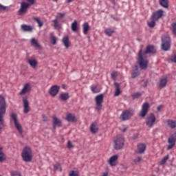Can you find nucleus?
Returning a JSON list of instances; mask_svg holds the SVG:
<instances>
[{"label": "nucleus", "instance_id": "obj_1", "mask_svg": "<svg viewBox=\"0 0 176 176\" xmlns=\"http://www.w3.org/2000/svg\"><path fill=\"white\" fill-rule=\"evenodd\" d=\"M156 53V48L153 45H148L146 50L142 52V50H140L138 52V63L141 69H146L148 68V64L149 61L146 58L145 54H155Z\"/></svg>", "mask_w": 176, "mask_h": 176}, {"label": "nucleus", "instance_id": "obj_2", "mask_svg": "<svg viewBox=\"0 0 176 176\" xmlns=\"http://www.w3.org/2000/svg\"><path fill=\"white\" fill-rule=\"evenodd\" d=\"M26 2L23 1L21 3V8L17 12L18 16H24L25 13L28 11V8L31 5L35 3V0H25ZM28 2V3H27Z\"/></svg>", "mask_w": 176, "mask_h": 176}, {"label": "nucleus", "instance_id": "obj_3", "mask_svg": "<svg viewBox=\"0 0 176 176\" xmlns=\"http://www.w3.org/2000/svg\"><path fill=\"white\" fill-rule=\"evenodd\" d=\"M113 146L116 151H120L124 146V137L123 135H118L113 139Z\"/></svg>", "mask_w": 176, "mask_h": 176}, {"label": "nucleus", "instance_id": "obj_4", "mask_svg": "<svg viewBox=\"0 0 176 176\" xmlns=\"http://www.w3.org/2000/svg\"><path fill=\"white\" fill-rule=\"evenodd\" d=\"M171 47V38L168 34H164L162 36L161 48L163 52H168Z\"/></svg>", "mask_w": 176, "mask_h": 176}, {"label": "nucleus", "instance_id": "obj_5", "mask_svg": "<svg viewBox=\"0 0 176 176\" xmlns=\"http://www.w3.org/2000/svg\"><path fill=\"white\" fill-rule=\"evenodd\" d=\"M21 157L23 162H32V150H31V147L25 146L24 147L22 153Z\"/></svg>", "mask_w": 176, "mask_h": 176}, {"label": "nucleus", "instance_id": "obj_6", "mask_svg": "<svg viewBox=\"0 0 176 176\" xmlns=\"http://www.w3.org/2000/svg\"><path fill=\"white\" fill-rule=\"evenodd\" d=\"M156 123V116L153 113H151L148 114L146 117V121L145 124L147 127L149 129H152L153 126H155V124Z\"/></svg>", "mask_w": 176, "mask_h": 176}, {"label": "nucleus", "instance_id": "obj_7", "mask_svg": "<svg viewBox=\"0 0 176 176\" xmlns=\"http://www.w3.org/2000/svg\"><path fill=\"white\" fill-rule=\"evenodd\" d=\"M134 114V110L129 109L127 110L123 111L122 113L120 116V120L124 122L125 120H129L131 116Z\"/></svg>", "mask_w": 176, "mask_h": 176}, {"label": "nucleus", "instance_id": "obj_8", "mask_svg": "<svg viewBox=\"0 0 176 176\" xmlns=\"http://www.w3.org/2000/svg\"><path fill=\"white\" fill-rule=\"evenodd\" d=\"M151 104H149V102H145L142 106V110L139 113V116H140V118H145V116H146V113L149 112Z\"/></svg>", "mask_w": 176, "mask_h": 176}, {"label": "nucleus", "instance_id": "obj_9", "mask_svg": "<svg viewBox=\"0 0 176 176\" xmlns=\"http://www.w3.org/2000/svg\"><path fill=\"white\" fill-rule=\"evenodd\" d=\"M96 108L98 111H100L102 108V102H104V94L97 95L95 98Z\"/></svg>", "mask_w": 176, "mask_h": 176}, {"label": "nucleus", "instance_id": "obj_10", "mask_svg": "<svg viewBox=\"0 0 176 176\" xmlns=\"http://www.w3.org/2000/svg\"><path fill=\"white\" fill-rule=\"evenodd\" d=\"M10 116H11L12 120L14 121V124L16 130H18V131H19V133H20V134H23V127H21V125L20 124V123H19V120H17V114L12 113V114H11Z\"/></svg>", "mask_w": 176, "mask_h": 176}, {"label": "nucleus", "instance_id": "obj_11", "mask_svg": "<svg viewBox=\"0 0 176 176\" xmlns=\"http://www.w3.org/2000/svg\"><path fill=\"white\" fill-rule=\"evenodd\" d=\"M163 16V10H158L154 12H153L151 20H155V21H157L159 19H161V17Z\"/></svg>", "mask_w": 176, "mask_h": 176}, {"label": "nucleus", "instance_id": "obj_12", "mask_svg": "<svg viewBox=\"0 0 176 176\" xmlns=\"http://www.w3.org/2000/svg\"><path fill=\"white\" fill-rule=\"evenodd\" d=\"M59 91H60V87H58V85H54V86L51 87V88L48 91V93L52 97H56V96H57V94H58Z\"/></svg>", "mask_w": 176, "mask_h": 176}, {"label": "nucleus", "instance_id": "obj_13", "mask_svg": "<svg viewBox=\"0 0 176 176\" xmlns=\"http://www.w3.org/2000/svg\"><path fill=\"white\" fill-rule=\"evenodd\" d=\"M53 121H52V126L54 127V130H56V127H62L63 122L60 119H58L56 116H54L52 117Z\"/></svg>", "mask_w": 176, "mask_h": 176}, {"label": "nucleus", "instance_id": "obj_14", "mask_svg": "<svg viewBox=\"0 0 176 176\" xmlns=\"http://www.w3.org/2000/svg\"><path fill=\"white\" fill-rule=\"evenodd\" d=\"M23 112L24 113H28L30 112V102L28 101V98L27 97L23 98Z\"/></svg>", "mask_w": 176, "mask_h": 176}, {"label": "nucleus", "instance_id": "obj_15", "mask_svg": "<svg viewBox=\"0 0 176 176\" xmlns=\"http://www.w3.org/2000/svg\"><path fill=\"white\" fill-rule=\"evenodd\" d=\"M118 159H119V155H113L108 160V163H109V164H110V166L111 167H114L115 166H116L118 164Z\"/></svg>", "mask_w": 176, "mask_h": 176}, {"label": "nucleus", "instance_id": "obj_16", "mask_svg": "<svg viewBox=\"0 0 176 176\" xmlns=\"http://www.w3.org/2000/svg\"><path fill=\"white\" fill-rule=\"evenodd\" d=\"M27 63L33 69H35L38 67V60L36 59H27Z\"/></svg>", "mask_w": 176, "mask_h": 176}, {"label": "nucleus", "instance_id": "obj_17", "mask_svg": "<svg viewBox=\"0 0 176 176\" xmlns=\"http://www.w3.org/2000/svg\"><path fill=\"white\" fill-rule=\"evenodd\" d=\"M31 91V85L30 84H25L23 88V89L21 91L19 94L21 96H23L24 94H26V93H28V91Z\"/></svg>", "mask_w": 176, "mask_h": 176}, {"label": "nucleus", "instance_id": "obj_18", "mask_svg": "<svg viewBox=\"0 0 176 176\" xmlns=\"http://www.w3.org/2000/svg\"><path fill=\"white\" fill-rule=\"evenodd\" d=\"M140 70H138V66L135 65L131 73V78L132 79H135V78H137V76H140Z\"/></svg>", "mask_w": 176, "mask_h": 176}, {"label": "nucleus", "instance_id": "obj_19", "mask_svg": "<svg viewBox=\"0 0 176 176\" xmlns=\"http://www.w3.org/2000/svg\"><path fill=\"white\" fill-rule=\"evenodd\" d=\"M90 131L92 134H96L98 133V126H97V122H93L89 127Z\"/></svg>", "mask_w": 176, "mask_h": 176}, {"label": "nucleus", "instance_id": "obj_20", "mask_svg": "<svg viewBox=\"0 0 176 176\" xmlns=\"http://www.w3.org/2000/svg\"><path fill=\"white\" fill-rule=\"evenodd\" d=\"M66 120L67 122H77L78 120H76V117H75V115L68 113L66 116Z\"/></svg>", "mask_w": 176, "mask_h": 176}, {"label": "nucleus", "instance_id": "obj_21", "mask_svg": "<svg viewBox=\"0 0 176 176\" xmlns=\"http://www.w3.org/2000/svg\"><path fill=\"white\" fill-rule=\"evenodd\" d=\"M145 149H146V146L144 144H140L138 145V150L136 151V153H144L145 152Z\"/></svg>", "mask_w": 176, "mask_h": 176}, {"label": "nucleus", "instance_id": "obj_22", "mask_svg": "<svg viewBox=\"0 0 176 176\" xmlns=\"http://www.w3.org/2000/svg\"><path fill=\"white\" fill-rule=\"evenodd\" d=\"M21 28L23 31H25V32H32V26L30 25H21Z\"/></svg>", "mask_w": 176, "mask_h": 176}, {"label": "nucleus", "instance_id": "obj_23", "mask_svg": "<svg viewBox=\"0 0 176 176\" xmlns=\"http://www.w3.org/2000/svg\"><path fill=\"white\" fill-rule=\"evenodd\" d=\"M62 42L66 49H68L69 47V37L68 36H65L62 40Z\"/></svg>", "mask_w": 176, "mask_h": 176}, {"label": "nucleus", "instance_id": "obj_24", "mask_svg": "<svg viewBox=\"0 0 176 176\" xmlns=\"http://www.w3.org/2000/svg\"><path fill=\"white\" fill-rule=\"evenodd\" d=\"M83 28V34L85 35H87V33L89 32V30H90V26L89 25V23L85 22L82 25Z\"/></svg>", "mask_w": 176, "mask_h": 176}, {"label": "nucleus", "instance_id": "obj_25", "mask_svg": "<svg viewBox=\"0 0 176 176\" xmlns=\"http://www.w3.org/2000/svg\"><path fill=\"white\" fill-rule=\"evenodd\" d=\"M166 123H167L168 127H170V129H175L176 121H174L173 120H167Z\"/></svg>", "mask_w": 176, "mask_h": 176}, {"label": "nucleus", "instance_id": "obj_26", "mask_svg": "<svg viewBox=\"0 0 176 176\" xmlns=\"http://www.w3.org/2000/svg\"><path fill=\"white\" fill-rule=\"evenodd\" d=\"M69 98V94L68 93L61 94L59 96V100L61 101H67Z\"/></svg>", "mask_w": 176, "mask_h": 176}, {"label": "nucleus", "instance_id": "obj_27", "mask_svg": "<svg viewBox=\"0 0 176 176\" xmlns=\"http://www.w3.org/2000/svg\"><path fill=\"white\" fill-rule=\"evenodd\" d=\"M159 3L163 8L167 9L168 8V0H159Z\"/></svg>", "mask_w": 176, "mask_h": 176}, {"label": "nucleus", "instance_id": "obj_28", "mask_svg": "<svg viewBox=\"0 0 176 176\" xmlns=\"http://www.w3.org/2000/svg\"><path fill=\"white\" fill-rule=\"evenodd\" d=\"M72 31L74 32H78V21L75 20L72 23Z\"/></svg>", "mask_w": 176, "mask_h": 176}, {"label": "nucleus", "instance_id": "obj_29", "mask_svg": "<svg viewBox=\"0 0 176 176\" xmlns=\"http://www.w3.org/2000/svg\"><path fill=\"white\" fill-rule=\"evenodd\" d=\"M114 86L116 87V93L114 96H118L120 94V85L118 82H114Z\"/></svg>", "mask_w": 176, "mask_h": 176}, {"label": "nucleus", "instance_id": "obj_30", "mask_svg": "<svg viewBox=\"0 0 176 176\" xmlns=\"http://www.w3.org/2000/svg\"><path fill=\"white\" fill-rule=\"evenodd\" d=\"M2 146H0V162L2 163L4 160H6V156H5V153L2 152Z\"/></svg>", "mask_w": 176, "mask_h": 176}, {"label": "nucleus", "instance_id": "obj_31", "mask_svg": "<svg viewBox=\"0 0 176 176\" xmlns=\"http://www.w3.org/2000/svg\"><path fill=\"white\" fill-rule=\"evenodd\" d=\"M104 33L106 34V35H107L108 36H111L112 34L115 33V30L113 29H111V28H108L104 30Z\"/></svg>", "mask_w": 176, "mask_h": 176}, {"label": "nucleus", "instance_id": "obj_32", "mask_svg": "<svg viewBox=\"0 0 176 176\" xmlns=\"http://www.w3.org/2000/svg\"><path fill=\"white\" fill-rule=\"evenodd\" d=\"M50 40L52 45H56L57 43V38H56V36H54V34L53 33L50 34Z\"/></svg>", "mask_w": 176, "mask_h": 176}, {"label": "nucleus", "instance_id": "obj_33", "mask_svg": "<svg viewBox=\"0 0 176 176\" xmlns=\"http://www.w3.org/2000/svg\"><path fill=\"white\" fill-rule=\"evenodd\" d=\"M167 85V79L162 78L160 81V87L163 88L166 87V85Z\"/></svg>", "mask_w": 176, "mask_h": 176}, {"label": "nucleus", "instance_id": "obj_34", "mask_svg": "<svg viewBox=\"0 0 176 176\" xmlns=\"http://www.w3.org/2000/svg\"><path fill=\"white\" fill-rule=\"evenodd\" d=\"M151 21L148 22L147 24L150 28H153L155 25H156V20L155 19H151Z\"/></svg>", "mask_w": 176, "mask_h": 176}, {"label": "nucleus", "instance_id": "obj_35", "mask_svg": "<svg viewBox=\"0 0 176 176\" xmlns=\"http://www.w3.org/2000/svg\"><path fill=\"white\" fill-rule=\"evenodd\" d=\"M31 44L32 46H34V47H39V43H38V41H36V39L35 38H32L31 40Z\"/></svg>", "mask_w": 176, "mask_h": 176}, {"label": "nucleus", "instance_id": "obj_36", "mask_svg": "<svg viewBox=\"0 0 176 176\" xmlns=\"http://www.w3.org/2000/svg\"><path fill=\"white\" fill-rule=\"evenodd\" d=\"M33 20H34V21H36V23H38V27H42L43 25V22L39 20V18L33 17Z\"/></svg>", "mask_w": 176, "mask_h": 176}, {"label": "nucleus", "instance_id": "obj_37", "mask_svg": "<svg viewBox=\"0 0 176 176\" xmlns=\"http://www.w3.org/2000/svg\"><path fill=\"white\" fill-rule=\"evenodd\" d=\"M63 17H65V13L58 12L56 16V19L58 20L60 19H63Z\"/></svg>", "mask_w": 176, "mask_h": 176}, {"label": "nucleus", "instance_id": "obj_38", "mask_svg": "<svg viewBox=\"0 0 176 176\" xmlns=\"http://www.w3.org/2000/svg\"><path fill=\"white\" fill-rule=\"evenodd\" d=\"M52 23H54V28H60V24H58V19L52 20Z\"/></svg>", "mask_w": 176, "mask_h": 176}, {"label": "nucleus", "instance_id": "obj_39", "mask_svg": "<svg viewBox=\"0 0 176 176\" xmlns=\"http://www.w3.org/2000/svg\"><path fill=\"white\" fill-rule=\"evenodd\" d=\"M57 170L61 171V165L60 164H56L54 166V170L57 171Z\"/></svg>", "mask_w": 176, "mask_h": 176}, {"label": "nucleus", "instance_id": "obj_40", "mask_svg": "<svg viewBox=\"0 0 176 176\" xmlns=\"http://www.w3.org/2000/svg\"><path fill=\"white\" fill-rule=\"evenodd\" d=\"M67 146L68 149L75 148V145L72 144V142H71V140H68Z\"/></svg>", "mask_w": 176, "mask_h": 176}, {"label": "nucleus", "instance_id": "obj_41", "mask_svg": "<svg viewBox=\"0 0 176 176\" xmlns=\"http://www.w3.org/2000/svg\"><path fill=\"white\" fill-rule=\"evenodd\" d=\"M91 91H93V93H99L100 92V89L97 88V86H92Z\"/></svg>", "mask_w": 176, "mask_h": 176}, {"label": "nucleus", "instance_id": "obj_42", "mask_svg": "<svg viewBox=\"0 0 176 176\" xmlns=\"http://www.w3.org/2000/svg\"><path fill=\"white\" fill-rule=\"evenodd\" d=\"M172 31L174 35H176V23H172Z\"/></svg>", "mask_w": 176, "mask_h": 176}, {"label": "nucleus", "instance_id": "obj_43", "mask_svg": "<svg viewBox=\"0 0 176 176\" xmlns=\"http://www.w3.org/2000/svg\"><path fill=\"white\" fill-rule=\"evenodd\" d=\"M141 160H142V157H138L133 160V162H134V163H135V164H137V163H140V162H141Z\"/></svg>", "mask_w": 176, "mask_h": 176}, {"label": "nucleus", "instance_id": "obj_44", "mask_svg": "<svg viewBox=\"0 0 176 176\" xmlns=\"http://www.w3.org/2000/svg\"><path fill=\"white\" fill-rule=\"evenodd\" d=\"M167 160H168V155L165 156L162 160H161V164H164Z\"/></svg>", "mask_w": 176, "mask_h": 176}, {"label": "nucleus", "instance_id": "obj_45", "mask_svg": "<svg viewBox=\"0 0 176 176\" xmlns=\"http://www.w3.org/2000/svg\"><path fill=\"white\" fill-rule=\"evenodd\" d=\"M69 175V176H78V172H76L75 170H71Z\"/></svg>", "mask_w": 176, "mask_h": 176}, {"label": "nucleus", "instance_id": "obj_46", "mask_svg": "<svg viewBox=\"0 0 176 176\" xmlns=\"http://www.w3.org/2000/svg\"><path fill=\"white\" fill-rule=\"evenodd\" d=\"M118 76V72H113L111 73V78L115 80L116 79V77Z\"/></svg>", "mask_w": 176, "mask_h": 176}, {"label": "nucleus", "instance_id": "obj_47", "mask_svg": "<svg viewBox=\"0 0 176 176\" xmlns=\"http://www.w3.org/2000/svg\"><path fill=\"white\" fill-rule=\"evenodd\" d=\"M132 97L133 98H138V97H141V92H137L134 94L133 95H132Z\"/></svg>", "mask_w": 176, "mask_h": 176}, {"label": "nucleus", "instance_id": "obj_48", "mask_svg": "<svg viewBox=\"0 0 176 176\" xmlns=\"http://www.w3.org/2000/svg\"><path fill=\"white\" fill-rule=\"evenodd\" d=\"M42 118H43V122H49V118H47V116H46V115L43 114Z\"/></svg>", "mask_w": 176, "mask_h": 176}, {"label": "nucleus", "instance_id": "obj_49", "mask_svg": "<svg viewBox=\"0 0 176 176\" xmlns=\"http://www.w3.org/2000/svg\"><path fill=\"white\" fill-rule=\"evenodd\" d=\"M8 7L3 6L2 4H0V10H6Z\"/></svg>", "mask_w": 176, "mask_h": 176}, {"label": "nucleus", "instance_id": "obj_50", "mask_svg": "<svg viewBox=\"0 0 176 176\" xmlns=\"http://www.w3.org/2000/svg\"><path fill=\"white\" fill-rule=\"evenodd\" d=\"M12 176H21V174H20L18 172H14V173L12 174Z\"/></svg>", "mask_w": 176, "mask_h": 176}, {"label": "nucleus", "instance_id": "obj_51", "mask_svg": "<svg viewBox=\"0 0 176 176\" xmlns=\"http://www.w3.org/2000/svg\"><path fill=\"white\" fill-rule=\"evenodd\" d=\"M160 109H162V105H160L157 107V111L160 112Z\"/></svg>", "mask_w": 176, "mask_h": 176}, {"label": "nucleus", "instance_id": "obj_52", "mask_svg": "<svg viewBox=\"0 0 176 176\" xmlns=\"http://www.w3.org/2000/svg\"><path fill=\"white\" fill-rule=\"evenodd\" d=\"M120 130L122 131V133H126V131H127V128H124L122 130V129H120Z\"/></svg>", "mask_w": 176, "mask_h": 176}, {"label": "nucleus", "instance_id": "obj_53", "mask_svg": "<svg viewBox=\"0 0 176 176\" xmlns=\"http://www.w3.org/2000/svg\"><path fill=\"white\" fill-rule=\"evenodd\" d=\"M102 176H108V172L103 173Z\"/></svg>", "mask_w": 176, "mask_h": 176}, {"label": "nucleus", "instance_id": "obj_54", "mask_svg": "<svg viewBox=\"0 0 176 176\" xmlns=\"http://www.w3.org/2000/svg\"><path fill=\"white\" fill-rule=\"evenodd\" d=\"M67 2L68 3H70V2H72V0H67Z\"/></svg>", "mask_w": 176, "mask_h": 176}, {"label": "nucleus", "instance_id": "obj_55", "mask_svg": "<svg viewBox=\"0 0 176 176\" xmlns=\"http://www.w3.org/2000/svg\"><path fill=\"white\" fill-rule=\"evenodd\" d=\"M53 1H54V2H57L58 0H53Z\"/></svg>", "mask_w": 176, "mask_h": 176}, {"label": "nucleus", "instance_id": "obj_56", "mask_svg": "<svg viewBox=\"0 0 176 176\" xmlns=\"http://www.w3.org/2000/svg\"><path fill=\"white\" fill-rule=\"evenodd\" d=\"M145 87H146V84H145V85H144Z\"/></svg>", "mask_w": 176, "mask_h": 176}]
</instances>
